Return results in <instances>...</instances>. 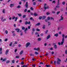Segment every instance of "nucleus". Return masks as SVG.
<instances>
[{"label":"nucleus","mask_w":67,"mask_h":67,"mask_svg":"<svg viewBox=\"0 0 67 67\" xmlns=\"http://www.w3.org/2000/svg\"><path fill=\"white\" fill-rule=\"evenodd\" d=\"M37 40L38 41H41V40H42V38H39L37 39Z\"/></svg>","instance_id":"a211bd4d"},{"label":"nucleus","mask_w":67,"mask_h":67,"mask_svg":"<svg viewBox=\"0 0 67 67\" xmlns=\"http://www.w3.org/2000/svg\"><path fill=\"white\" fill-rule=\"evenodd\" d=\"M3 13H5V9H3Z\"/></svg>","instance_id":"a19ab883"},{"label":"nucleus","mask_w":67,"mask_h":67,"mask_svg":"<svg viewBox=\"0 0 67 67\" xmlns=\"http://www.w3.org/2000/svg\"><path fill=\"white\" fill-rule=\"evenodd\" d=\"M6 60V59H3L2 60V62H4V61H5Z\"/></svg>","instance_id":"a18cd8bd"},{"label":"nucleus","mask_w":67,"mask_h":67,"mask_svg":"<svg viewBox=\"0 0 67 67\" xmlns=\"http://www.w3.org/2000/svg\"><path fill=\"white\" fill-rule=\"evenodd\" d=\"M15 18V16H13L12 18V20H14Z\"/></svg>","instance_id":"3c124183"},{"label":"nucleus","mask_w":67,"mask_h":67,"mask_svg":"<svg viewBox=\"0 0 67 67\" xmlns=\"http://www.w3.org/2000/svg\"><path fill=\"white\" fill-rule=\"evenodd\" d=\"M32 66L34 67H35V66H36V64H33L32 65Z\"/></svg>","instance_id":"ea45409f"},{"label":"nucleus","mask_w":67,"mask_h":67,"mask_svg":"<svg viewBox=\"0 0 67 67\" xmlns=\"http://www.w3.org/2000/svg\"><path fill=\"white\" fill-rule=\"evenodd\" d=\"M21 64H22V65H23V64H24V62H21Z\"/></svg>","instance_id":"603ef678"},{"label":"nucleus","mask_w":67,"mask_h":67,"mask_svg":"<svg viewBox=\"0 0 67 67\" xmlns=\"http://www.w3.org/2000/svg\"><path fill=\"white\" fill-rule=\"evenodd\" d=\"M15 35H16V34L15 33H14L13 34V36H15Z\"/></svg>","instance_id":"bf43d9fd"},{"label":"nucleus","mask_w":67,"mask_h":67,"mask_svg":"<svg viewBox=\"0 0 67 67\" xmlns=\"http://www.w3.org/2000/svg\"><path fill=\"white\" fill-rule=\"evenodd\" d=\"M62 4L63 5H65V2H62Z\"/></svg>","instance_id":"58836bf2"},{"label":"nucleus","mask_w":67,"mask_h":67,"mask_svg":"<svg viewBox=\"0 0 67 67\" xmlns=\"http://www.w3.org/2000/svg\"><path fill=\"white\" fill-rule=\"evenodd\" d=\"M26 15H24L23 16V18H25V17H26Z\"/></svg>","instance_id":"393cba45"},{"label":"nucleus","mask_w":67,"mask_h":67,"mask_svg":"<svg viewBox=\"0 0 67 67\" xmlns=\"http://www.w3.org/2000/svg\"><path fill=\"white\" fill-rule=\"evenodd\" d=\"M15 30L18 33H19V31H20V29L16 28L15 29Z\"/></svg>","instance_id":"423d86ee"},{"label":"nucleus","mask_w":67,"mask_h":67,"mask_svg":"<svg viewBox=\"0 0 67 67\" xmlns=\"http://www.w3.org/2000/svg\"><path fill=\"white\" fill-rule=\"evenodd\" d=\"M28 20V19L27 18H26L25 19V21H27V20Z\"/></svg>","instance_id":"680f3d73"},{"label":"nucleus","mask_w":67,"mask_h":67,"mask_svg":"<svg viewBox=\"0 0 67 67\" xmlns=\"http://www.w3.org/2000/svg\"><path fill=\"white\" fill-rule=\"evenodd\" d=\"M48 25H51V23H50V22H49V21L48 22Z\"/></svg>","instance_id":"49530a36"},{"label":"nucleus","mask_w":67,"mask_h":67,"mask_svg":"<svg viewBox=\"0 0 67 67\" xmlns=\"http://www.w3.org/2000/svg\"><path fill=\"white\" fill-rule=\"evenodd\" d=\"M62 36L63 37L62 39L65 40V39H64V37H65V35L64 34H63L62 35Z\"/></svg>","instance_id":"ddd939ff"},{"label":"nucleus","mask_w":67,"mask_h":67,"mask_svg":"<svg viewBox=\"0 0 67 67\" xmlns=\"http://www.w3.org/2000/svg\"><path fill=\"white\" fill-rule=\"evenodd\" d=\"M18 43V42H17V41H15L14 42V44H16Z\"/></svg>","instance_id":"8fccbe9b"},{"label":"nucleus","mask_w":67,"mask_h":67,"mask_svg":"<svg viewBox=\"0 0 67 67\" xmlns=\"http://www.w3.org/2000/svg\"><path fill=\"white\" fill-rule=\"evenodd\" d=\"M60 17L61 18L59 20V21H61V20H63V19H64V18H63V15H62L61 16H60Z\"/></svg>","instance_id":"0eeeda50"},{"label":"nucleus","mask_w":67,"mask_h":67,"mask_svg":"<svg viewBox=\"0 0 67 67\" xmlns=\"http://www.w3.org/2000/svg\"><path fill=\"white\" fill-rule=\"evenodd\" d=\"M64 39H62V42L61 43V44L62 45H63V43H64Z\"/></svg>","instance_id":"6e6552de"},{"label":"nucleus","mask_w":67,"mask_h":67,"mask_svg":"<svg viewBox=\"0 0 67 67\" xmlns=\"http://www.w3.org/2000/svg\"><path fill=\"white\" fill-rule=\"evenodd\" d=\"M57 14H59V13H60V12H57Z\"/></svg>","instance_id":"e2e57ef3"},{"label":"nucleus","mask_w":67,"mask_h":67,"mask_svg":"<svg viewBox=\"0 0 67 67\" xmlns=\"http://www.w3.org/2000/svg\"><path fill=\"white\" fill-rule=\"evenodd\" d=\"M40 49V48H36L35 47L34 48V50L35 51H38Z\"/></svg>","instance_id":"39448f33"},{"label":"nucleus","mask_w":67,"mask_h":67,"mask_svg":"<svg viewBox=\"0 0 67 67\" xmlns=\"http://www.w3.org/2000/svg\"><path fill=\"white\" fill-rule=\"evenodd\" d=\"M35 54L36 55H38V52H37L36 51L35 52Z\"/></svg>","instance_id":"412c9836"},{"label":"nucleus","mask_w":67,"mask_h":67,"mask_svg":"<svg viewBox=\"0 0 67 67\" xmlns=\"http://www.w3.org/2000/svg\"><path fill=\"white\" fill-rule=\"evenodd\" d=\"M48 32V30H47L45 32V34H47V32Z\"/></svg>","instance_id":"6e6d98bb"},{"label":"nucleus","mask_w":67,"mask_h":67,"mask_svg":"<svg viewBox=\"0 0 67 67\" xmlns=\"http://www.w3.org/2000/svg\"><path fill=\"white\" fill-rule=\"evenodd\" d=\"M34 15L35 16H37V14L36 13H35L34 14Z\"/></svg>","instance_id":"6ab92c4d"},{"label":"nucleus","mask_w":67,"mask_h":67,"mask_svg":"<svg viewBox=\"0 0 67 67\" xmlns=\"http://www.w3.org/2000/svg\"><path fill=\"white\" fill-rule=\"evenodd\" d=\"M47 19L48 20H50V17H48V18H47Z\"/></svg>","instance_id":"473e14b6"},{"label":"nucleus","mask_w":67,"mask_h":67,"mask_svg":"<svg viewBox=\"0 0 67 67\" xmlns=\"http://www.w3.org/2000/svg\"><path fill=\"white\" fill-rule=\"evenodd\" d=\"M18 20V17H16L15 18V19L14 20L15 21H16L17 20Z\"/></svg>","instance_id":"c756f323"},{"label":"nucleus","mask_w":67,"mask_h":67,"mask_svg":"<svg viewBox=\"0 0 67 67\" xmlns=\"http://www.w3.org/2000/svg\"><path fill=\"white\" fill-rule=\"evenodd\" d=\"M58 45H60L61 44V43H60V42H58Z\"/></svg>","instance_id":"338daca9"},{"label":"nucleus","mask_w":67,"mask_h":67,"mask_svg":"<svg viewBox=\"0 0 67 67\" xmlns=\"http://www.w3.org/2000/svg\"><path fill=\"white\" fill-rule=\"evenodd\" d=\"M17 8H21V6L20 5H18L17 7Z\"/></svg>","instance_id":"2f4dec72"},{"label":"nucleus","mask_w":67,"mask_h":67,"mask_svg":"<svg viewBox=\"0 0 67 67\" xmlns=\"http://www.w3.org/2000/svg\"><path fill=\"white\" fill-rule=\"evenodd\" d=\"M5 33L6 34H8V31L7 30L5 31Z\"/></svg>","instance_id":"de8ad7c7"},{"label":"nucleus","mask_w":67,"mask_h":67,"mask_svg":"<svg viewBox=\"0 0 67 67\" xmlns=\"http://www.w3.org/2000/svg\"><path fill=\"white\" fill-rule=\"evenodd\" d=\"M12 63H15V61L14 60H13L12 61Z\"/></svg>","instance_id":"cd10ccee"},{"label":"nucleus","mask_w":67,"mask_h":67,"mask_svg":"<svg viewBox=\"0 0 67 67\" xmlns=\"http://www.w3.org/2000/svg\"><path fill=\"white\" fill-rule=\"evenodd\" d=\"M22 29L23 30H24L25 29V27H24V26H23L22 27Z\"/></svg>","instance_id":"b1692460"},{"label":"nucleus","mask_w":67,"mask_h":67,"mask_svg":"<svg viewBox=\"0 0 67 67\" xmlns=\"http://www.w3.org/2000/svg\"><path fill=\"white\" fill-rule=\"evenodd\" d=\"M32 60H33L34 61H35L36 60V59H35L34 58V57H33V58H32Z\"/></svg>","instance_id":"5701e85b"},{"label":"nucleus","mask_w":67,"mask_h":67,"mask_svg":"<svg viewBox=\"0 0 67 67\" xmlns=\"http://www.w3.org/2000/svg\"><path fill=\"white\" fill-rule=\"evenodd\" d=\"M45 18H46V16H43L42 19L43 20H44V19H45Z\"/></svg>","instance_id":"a878e982"},{"label":"nucleus","mask_w":67,"mask_h":67,"mask_svg":"<svg viewBox=\"0 0 67 67\" xmlns=\"http://www.w3.org/2000/svg\"><path fill=\"white\" fill-rule=\"evenodd\" d=\"M30 45V42H28L27 43L26 45V47H27Z\"/></svg>","instance_id":"20e7f679"},{"label":"nucleus","mask_w":67,"mask_h":67,"mask_svg":"<svg viewBox=\"0 0 67 67\" xmlns=\"http://www.w3.org/2000/svg\"><path fill=\"white\" fill-rule=\"evenodd\" d=\"M52 13H53L54 14V13H55V12L54 11H52Z\"/></svg>","instance_id":"052dcab7"},{"label":"nucleus","mask_w":67,"mask_h":67,"mask_svg":"<svg viewBox=\"0 0 67 67\" xmlns=\"http://www.w3.org/2000/svg\"><path fill=\"white\" fill-rule=\"evenodd\" d=\"M54 36H56V37H57V36H58V34L57 33L56 34L54 35Z\"/></svg>","instance_id":"f3484780"},{"label":"nucleus","mask_w":67,"mask_h":67,"mask_svg":"<svg viewBox=\"0 0 67 67\" xmlns=\"http://www.w3.org/2000/svg\"><path fill=\"white\" fill-rule=\"evenodd\" d=\"M19 4L20 5L21 4H22V2H21V1H20L19 2Z\"/></svg>","instance_id":"09e8293b"},{"label":"nucleus","mask_w":67,"mask_h":67,"mask_svg":"<svg viewBox=\"0 0 67 67\" xmlns=\"http://www.w3.org/2000/svg\"><path fill=\"white\" fill-rule=\"evenodd\" d=\"M65 54H67V50H66L65 52Z\"/></svg>","instance_id":"69168bd1"},{"label":"nucleus","mask_w":67,"mask_h":67,"mask_svg":"<svg viewBox=\"0 0 67 67\" xmlns=\"http://www.w3.org/2000/svg\"><path fill=\"white\" fill-rule=\"evenodd\" d=\"M54 54V52L52 51L51 52V54L53 55V54Z\"/></svg>","instance_id":"864d4df0"},{"label":"nucleus","mask_w":67,"mask_h":67,"mask_svg":"<svg viewBox=\"0 0 67 67\" xmlns=\"http://www.w3.org/2000/svg\"><path fill=\"white\" fill-rule=\"evenodd\" d=\"M56 8H60V7H59V6L57 5L56 6Z\"/></svg>","instance_id":"13d9d810"},{"label":"nucleus","mask_w":67,"mask_h":67,"mask_svg":"<svg viewBox=\"0 0 67 67\" xmlns=\"http://www.w3.org/2000/svg\"><path fill=\"white\" fill-rule=\"evenodd\" d=\"M10 60H7L6 62V63L8 64L10 63Z\"/></svg>","instance_id":"aec40b11"},{"label":"nucleus","mask_w":67,"mask_h":67,"mask_svg":"<svg viewBox=\"0 0 67 67\" xmlns=\"http://www.w3.org/2000/svg\"><path fill=\"white\" fill-rule=\"evenodd\" d=\"M30 56H34V55L32 54H30Z\"/></svg>","instance_id":"4d7b16f0"},{"label":"nucleus","mask_w":67,"mask_h":67,"mask_svg":"<svg viewBox=\"0 0 67 67\" xmlns=\"http://www.w3.org/2000/svg\"><path fill=\"white\" fill-rule=\"evenodd\" d=\"M50 37H51V36H50V35H49L47 36L46 38V39L47 40H48V39H49V38Z\"/></svg>","instance_id":"9d476101"},{"label":"nucleus","mask_w":67,"mask_h":67,"mask_svg":"<svg viewBox=\"0 0 67 67\" xmlns=\"http://www.w3.org/2000/svg\"><path fill=\"white\" fill-rule=\"evenodd\" d=\"M4 21H6V19H5L2 20V22H4Z\"/></svg>","instance_id":"4c0bfd02"},{"label":"nucleus","mask_w":67,"mask_h":67,"mask_svg":"<svg viewBox=\"0 0 67 67\" xmlns=\"http://www.w3.org/2000/svg\"><path fill=\"white\" fill-rule=\"evenodd\" d=\"M50 19H51V20H54V18H53V17H51L50 18Z\"/></svg>","instance_id":"e433bc0d"},{"label":"nucleus","mask_w":67,"mask_h":67,"mask_svg":"<svg viewBox=\"0 0 67 67\" xmlns=\"http://www.w3.org/2000/svg\"><path fill=\"white\" fill-rule=\"evenodd\" d=\"M45 66L46 67H51V65L46 64V65Z\"/></svg>","instance_id":"4468645a"},{"label":"nucleus","mask_w":67,"mask_h":67,"mask_svg":"<svg viewBox=\"0 0 67 67\" xmlns=\"http://www.w3.org/2000/svg\"><path fill=\"white\" fill-rule=\"evenodd\" d=\"M18 15L20 17L22 15L21 14H18Z\"/></svg>","instance_id":"7c9ffc66"},{"label":"nucleus","mask_w":67,"mask_h":67,"mask_svg":"<svg viewBox=\"0 0 67 67\" xmlns=\"http://www.w3.org/2000/svg\"><path fill=\"white\" fill-rule=\"evenodd\" d=\"M21 67H27V65H23V66H21Z\"/></svg>","instance_id":"c85d7f7f"},{"label":"nucleus","mask_w":67,"mask_h":67,"mask_svg":"<svg viewBox=\"0 0 67 67\" xmlns=\"http://www.w3.org/2000/svg\"><path fill=\"white\" fill-rule=\"evenodd\" d=\"M27 9H25L24 11V12H27Z\"/></svg>","instance_id":"bb28decb"},{"label":"nucleus","mask_w":67,"mask_h":67,"mask_svg":"<svg viewBox=\"0 0 67 67\" xmlns=\"http://www.w3.org/2000/svg\"><path fill=\"white\" fill-rule=\"evenodd\" d=\"M59 0H58V3L57 4V5H59Z\"/></svg>","instance_id":"c03bdc74"},{"label":"nucleus","mask_w":67,"mask_h":67,"mask_svg":"<svg viewBox=\"0 0 67 67\" xmlns=\"http://www.w3.org/2000/svg\"><path fill=\"white\" fill-rule=\"evenodd\" d=\"M25 6L26 8H28V2H26V4L25 5Z\"/></svg>","instance_id":"7ed1b4c3"},{"label":"nucleus","mask_w":67,"mask_h":67,"mask_svg":"<svg viewBox=\"0 0 67 67\" xmlns=\"http://www.w3.org/2000/svg\"><path fill=\"white\" fill-rule=\"evenodd\" d=\"M47 5L46 4H44V9L45 10H46V6Z\"/></svg>","instance_id":"f8f14e48"},{"label":"nucleus","mask_w":67,"mask_h":67,"mask_svg":"<svg viewBox=\"0 0 67 67\" xmlns=\"http://www.w3.org/2000/svg\"><path fill=\"white\" fill-rule=\"evenodd\" d=\"M28 29H30L31 28V27H30V26H28Z\"/></svg>","instance_id":"774afa93"},{"label":"nucleus","mask_w":67,"mask_h":67,"mask_svg":"<svg viewBox=\"0 0 67 67\" xmlns=\"http://www.w3.org/2000/svg\"><path fill=\"white\" fill-rule=\"evenodd\" d=\"M6 52H7V53H9V49H7L6 50Z\"/></svg>","instance_id":"79ce46f5"},{"label":"nucleus","mask_w":67,"mask_h":67,"mask_svg":"<svg viewBox=\"0 0 67 67\" xmlns=\"http://www.w3.org/2000/svg\"><path fill=\"white\" fill-rule=\"evenodd\" d=\"M42 17L41 16H40L39 17V19L40 20H41V19H42Z\"/></svg>","instance_id":"37998d69"},{"label":"nucleus","mask_w":67,"mask_h":67,"mask_svg":"<svg viewBox=\"0 0 67 67\" xmlns=\"http://www.w3.org/2000/svg\"><path fill=\"white\" fill-rule=\"evenodd\" d=\"M33 4L34 5H36V2H34L33 3Z\"/></svg>","instance_id":"c9c22d12"},{"label":"nucleus","mask_w":67,"mask_h":67,"mask_svg":"<svg viewBox=\"0 0 67 67\" xmlns=\"http://www.w3.org/2000/svg\"><path fill=\"white\" fill-rule=\"evenodd\" d=\"M14 5V4H12L10 5V8H12V7H13Z\"/></svg>","instance_id":"2eb2a0df"},{"label":"nucleus","mask_w":67,"mask_h":67,"mask_svg":"<svg viewBox=\"0 0 67 67\" xmlns=\"http://www.w3.org/2000/svg\"><path fill=\"white\" fill-rule=\"evenodd\" d=\"M27 30V28H26L24 31H26Z\"/></svg>","instance_id":"0e129e2a"},{"label":"nucleus","mask_w":67,"mask_h":67,"mask_svg":"<svg viewBox=\"0 0 67 67\" xmlns=\"http://www.w3.org/2000/svg\"><path fill=\"white\" fill-rule=\"evenodd\" d=\"M30 23H31L30 21H29L28 22V21H26L25 22V25H27V24H30Z\"/></svg>","instance_id":"f03ea898"},{"label":"nucleus","mask_w":67,"mask_h":67,"mask_svg":"<svg viewBox=\"0 0 67 67\" xmlns=\"http://www.w3.org/2000/svg\"><path fill=\"white\" fill-rule=\"evenodd\" d=\"M30 9L31 10H33V7H31L30 8Z\"/></svg>","instance_id":"5fc2aeb1"},{"label":"nucleus","mask_w":67,"mask_h":67,"mask_svg":"<svg viewBox=\"0 0 67 67\" xmlns=\"http://www.w3.org/2000/svg\"><path fill=\"white\" fill-rule=\"evenodd\" d=\"M41 24V23H38L37 24H36L35 25V26H38L40 25Z\"/></svg>","instance_id":"1a4fd4ad"},{"label":"nucleus","mask_w":67,"mask_h":67,"mask_svg":"<svg viewBox=\"0 0 67 67\" xmlns=\"http://www.w3.org/2000/svg\"><path fill=\"white\" fill-rule=\"evenodd\" d=\"M42 28L43 29H45V25H43V26L42 27Z\"/></svg>","instance_id":"4be33fe9"},{"label":"nucleus","mask_w":67,"mask_h":67,"mask_svg":"<svg viewBox=\"0 0 67 67\" xmlns=\"http://www.w3.org/2000/svg\"><path fill=\"white\" fill-rule=\"evenodd\" d=\"M19 57H20L19 56H16L15 57L16 58H19Z\"/></svg>","instance_id":"f704fd0d"},{"label":"nucleus","mask_w":67,"mask_h":67,"mask_svg":"<svg viewBox=\"0 0 67 67\" xmlns=\"http://www.w3.org/2000/svg\"><path fill=\"white\" fill-rule=\"evenodd\" d=\"M57 64L58 65L60 64V62H61V60L58 58H57Z\"/></svg>","instance_id":"f257e3e1"},{"label":"nucleus","mask_w":67,"mask_h":67,"mask_svg":"<svg viewBox=\"0 0 67 67\" xmlns=\"http://www.w3.org/2000/svg\"><path fill=\"white\" fill-rule=\"evenodd\" d=\"M54 47L55 49H57V45H56V44H55L54 45Z\"/></svg>","instance_id":"9b49d317"},{"label":"nucleus","mask_w":67,"mask_h":67,"mask_svg":"<svg viewBox=\"0 0 67 67\" xmlns=\"http://www.w3.org/2000/svg\"><path fill=\"white\" fill-rule=\"evenodd\" d=\"M23 51H21L20 53V55H22V54H23Z\"/></svg>","instance_id":"dca6fc26"},{"label":"nucleus","mask_w":67,"mask_h":67,"mask_svg":"<svg viewBox=\"0 0 67 67\" xmlns=\"http://www.w3.org/2000/svg\"><path fill=\"white\" fill-rule=\"evenodd\" d=\"M12 42H11V43L10 44H9V46H12Z\"/></svg>","instance_id":"72a5a7b5"}]
</instances>
